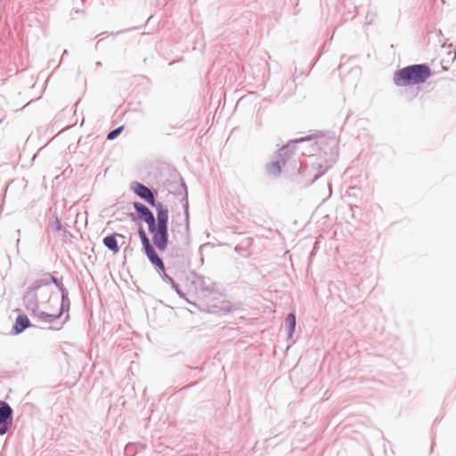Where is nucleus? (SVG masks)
Returning <instances> with one entry per match:
<instances>
[{"instance_id": "obj_1", "label": "nucleus", "mask_w": 456, "mask_h": 456, "mask_svg": "<svg viewBox=\"0 0 456 456\" xmlns=\"http://www.w3.org/2000/svg\"><path fill=\"white\" fill-rule=\"evenodd\" d=\"M432 76V70L427 63L411 64L397 69L394 73L393 82L396 86L420 85Z\"/></svg>"}, {"instance_id": "obj_2", "label": "nucleus", "mask_w": 456, "mask_h": 456, "mask_svg": "<svg viewBox=\"0 0 456 456\" xmlns=\"http://www.w3.org/2000/svg\"><path fill=\"white\" fill-rule=\"evenodd\" d=\"M152 208H156L157 218L154 217L153 228H150L154 246L159 251H165L168 245V208L162 202H158Z\"/></svg>"}, {"instance_id": "obj_3", "label": "nucleus", "mask_w": 456, "mask_h": 456, "mask_svg": "<svg viewBox=\"0 0 456 456\" xmlns=\"http://www.w3.org/2000/svg\"><path fill=\"white\" fill-rule=\"evenodd\" d=\"M191 250L189 241L172 246L168 250L167 261L175 268H183L190 265Z\"/></svg>"}, {"instance_id": "obj_4", "label": "nucleus", "mask_w": 456, "mask_h": 456, "mask_svg": "<svg viewBox=\"0 0 456 456\" xmlns=\"http://www.w3.org/2000/svg\"><path fill=\"white\" fill-rule=\"evenodd\" d=\"M130 190L151 207L155 206L159 202L156 200L157 193L140 182H132L130 183Z\"/></svg>"}, {"instance_id": "obj_5", "label": "nucleus", "mask_w": 456, "mask_h": 456, "mask_svg": "<svg viewBox=\"0 0 456 456\" xmlns=\"http://www.w3.org/2000/svg\"><path fill=\"white\" fill-rule=\"evenodd\" d=\"M13 411L12 407L4 401H0V436L9 432L12 425Z\"/></svg>"}, {"instance_id": "obj_6", "label": "nucleus", "mask_w": 456, "mask_h": 456, "mask_svg": "<svg viewBox=\"0 0 456 456\" xmlns=\"http://www.w3.org/2000/svg\"><path fill=\"white\" fill-rule=\"evenodd\" d=\"M37 292V290L30 286L22 297L25 308L30 312L34 317L40 312Z\"/></svg>"}, {"instance_id": "obj_7", "label": "nucleus", "mask_w": 456, "mask_h": 456, "mask_svg": "<svg viewBox=\"0 0 456 456\" xmlns=\"http://www.w3.org/2000/svg\"><path fill=\"white\" fill-rule=\"evenodd\" d=\"M133 206L137 217L147 224L148 230L150 231L151 227L153 228L154 215L152 211L142 202L135 201Z\"/></svg>"}, {"instance_id": "obj_8", "label": "nucleus", "mask_w": 456, "mask_h": 456, "mask_svg": "<svg viewBox=\"0 0 456 456\" xmlns=\"http://www.w3.org/2000/svg\"><path fill=\"white\" fill-rule=\"evenodd\" d=\"M309 137L305 138H300L297 139L295 141L289 142L288 144L283 145L278 151H277V159L282 162V165L285 166L286 163L290 159L292 155L294 154V147L295 144L297 142H305L308 140Z\"/></svg>"}, {"instance_id": "obj_9", "label": "nucleus", "mask_w": 456, "mask_h": 456, "mask_svg": "<svg viewBox=\"0 0 456 456\" xmlns=\"http://www.w3.org/2000/svg\"><path fill=\"white\" fill-rule=\"evenodd\" d=\"M52 283L54 284L58 289H60V287L63 286L62 282L59 281L58 278L53 276L50 273H45L42 278L36 280L32 283L31 287H33L34 289L38 290L42 287L50 285Z\"/></svg>"}, {"instance_id": "obj_10", "label": "nucleus", "mask_w": 456, "mask_h": 456, "mask_svg": "<svg viewBox=\"0 0 456 456\" xmlns=\"http://www.w3.org/2000/svg\"><path fill=\"white\" fill-rule=\"evenodd\" d=\"M194 283H196L202 292L212 293L215 291V283L209 278L195 274Z\"/></svg>"}, {"instance_id": "obj_11", "label": "nucleus", "mask_w": 456, "mask_h": 456, "mask_svg": "<svg viewBox=\"0 0 456 456\" xmlns=\"http://www.w3.org/2000/svg\"><path fill=\"white\" fill-rule=\"evenodd\" d=\"M30 326L29 319L25 314H19L12 327V334L18 335Z\"/></svg>"}, {"instance_id": "obj_12", "label": "nucleus", "mask_w": 456, "mask_h": 456, "mask_svg": "<svg viewBox=\"0 0 456 456\" xmlns=\"http://www.w3.org/2000/svg\"><path fill=\"white\" fill-rule=\"evenodd\" d=\"M123 237L118 233H111L105 236L102 240L103 245L111 252L118 253L119 251V247L118 244L117 237Z\"/></svg>"}, {"instance_id": "obj_13", "label": "nucleus", "mask_w": 456, "mask_h": 456, "mask_svg": "<svg viewBox=\"0 0 456 456\" xmlns=\"http://www.w3.org/2000/svg\"><path fill=\"white\" fill-rule=\"evenodd\" d=\"M59 291L61 293V303L59 312L63 314L64 313L69 312L70 308L69 291L64 286L60 287Z\"/></svg>"}, {"instance_id": "obj_14", "label": "nucleus", "mask_w": 456, "mask_h": 456, "mask_svg": "<svg viewBox=\"0 0 456 456\" xmlns=\"http://www.w3.org/2000/svg\"><path fill=\"white\" fill-rule=\"evenodd\" d=\"M282 162L278 159L275 161H272L266 165V172L270 175L278 176L281 171Z\"/></svg>"}, {"instance_id": "obj_15", "label": "nucleus", "mask_w": 456, "mask_h": 456, "mask_svg": "<svg viewBox=\"0 0 456 456\" xmlns=\"http://www.w3.org/2000/svg\"><path fill=\"white\" fill-rule=\"evenodd\" d=\"M62 314L58 312L57 314H48L46 312L41 311L37 314L36 317L38 318L41 322L53 323L54 321L58 320Z\"/></svg>"}, {"instance_id": "obj_16", "label": "nucleus", "mask_w": 456, "mask_h": 456, "mask_svg": "<svg viewBox=\"0 0 456 456\" xmlns=\"http://www.w3.org/2000/svg\"><path fill=\"white\" fill-rule=\"evenodd\" d=\"M143 251L152 265L161 263L162 258L158 255L154 246H151Z\"/></svg>"}, {"instance_id": "obj_17", "label": "nucleus", "mask_w": 456, "mask_h": 456, "mask_svg": "<svg viewBox=\"0 0 456 456\" xmlns=\"http://www.w3.org/2000/svg\"><path fill=\"white\" fill-rule=\"evenodd\" d=\"M296 314L294 313H289L285 318V324L287 326L289 338H292L296 329Z\"/></svg>"}, {"instance_id": "obj_18", "label": "nucleus", "mask_w": 456, "mask_h": 456, "mask_svg": "<svg viewBox=\"0 0 456 456\" xmlns=\"http://www.w3.org/2000/svg\"><path fill=\"white\" fill-rule=\"evenodd\" d=\"M234 309H235V307H234V305L231 302L226 301V300H223V301H221L219 306L213 305V310L211 312L215 313V314L220 313V312L229 313V312H232Z\"/></svg>"}, {"instance_id": "obj_19", "label": "nucleus", "mask_w": 456, "mask_h": 456, "mask_svg": "<svg viewBox=\"0 0 456 456\" xmlns=\"http://www.w3.org/2000/svg\"><path fill=\"white\" fill-rule=\"evenodd\" d=\"M178 193L183 194V200H184V203H183L184 214L186 216V218L188 219L189 218L188 192H187V187L185 185V183L183 180L181 182V191Z\"/></svg>"}, {"instance_id": "obj_20", "label": "nucleus", "mask_w": 456, "mask_h": 456, "mask_svg": "<svg viewBox=\"0 0 456 456\" xmlns=\"http://www.w3.org/2000/svg\"><path fill=\"white\" fill-rule=\"evenodd\" d=\"M138 235L140 237L143 250L152 246L150 241V239L148 238L145 231L142 226H140L138 229Z\"/></svg>"}, {"instance_id": "obj_21", "label": "nucleus", "mask_w": 456, "mask_h": 456, "mask_svg": "<svg viewBox=\"0 0 456 456\" xmlns=\"http://www.w3.org/2000/svg\"><path fill=\"white\" fill-rule=\"evenodd\" d=\"M123 129H124V126H120L116 127L115 129L110 131L107 134V139L110 140V141L116 139L121 134Z\"/></svg>"}, {"instance_id": "obj_22", "label": "nucleus", "mask_w": 456, "mask_h": 456, "mask_svg": "<svg viewBox=\"0 0 456 456\" xmlns=\"http://www.w3.org/2000/svg\"><path fill=\"white\" fill-rule=\"evenodd\" d=\"M160 276L165 282L171 284L172 287H175V280L171 276H169L167 273H164Z\"/></svg>"}, {"instance_id": "obj_23", "label": "nucleus", "mask_w": 456, "mask_h": 456, "mask_svg": "<svg viewBox=\"0 0 456 456\" xmlns=\"http://www.w3.org/2000/svg\"><path fill=\"white\" fill-rule=\"evenodd\" d=\"M154 267L156 268V271L159 273V275H162L164 273H166V267L163 260L161 261V263L155 265Z\"/></svg>"}, {"instance_id": "obj_24", "label": "nucleus", "mask_w": 456, "mask_h": 456, "mask_svg": "<svg viewBox=\"0 0 456 456\" xmlns=\"http://www.w3.org/2000/svg\"><path fill=\"white\" fill-rule=\"evenodd\" d=\"M154 267L156 268V271L159 273V275H162L164 273H166V267L163 260L161 261V263L155 265Z\"/></svg>"}, {"instance_id": "obj_25", "label": "nucleus", "mask_w": 456, "mask_h": 456, "mask_svg": "<svg viewBox=\"0 0 456 456\" xmlns=\"http://www.w3.org/2000/svg\"><path fill=\"white\" fill-rule=\"evenodd\" d=\"M53 227L56 231H61L62 230V224L59 217H56L53 222Z\"/></svg>"}, {"instance_id": "obj_26", "label": "nucleus", "mask_w": 456, "mask_h": 456, "mask_svg": "<svg viewBox=\"0 0 456 456\" xmlns=\"http://www.w3.org/2000/svg\"><path fill=\"white\" fill-rule=\"evenodd\" d=\"M175 291L177 293V295L182 297L185 298V294L180 289L179 285L175 281V287H172Z\"/></svg>"}, {"instance_id": "obj_27", "label": "nucleus", "mask_w": 456, "mask_h": 456, "mask_svg": "<svg viewBox=\"0 0 456 456\" xmlns=\"http://www.w3.org/2000/svg\"><path fill=\"white\" fill-rule=\"evenodd\" d=\"M69 314L66 315L64 321L62 322V323L61 324V326L59 328H56V330H60L61 329L62 325L69 320Z\"/></svg>"}, {"instance_id": "obj_28", "label": "nucleus", "mask_w": 456, "mask_h": 456, "mask_svg": "<svg viewBox=\"0 0 456 456\" xmlns=\"http://www.w3.org/2000/svg\"><path fill=\"white\" fill-rule=\"evenodd\" d=\"M326 170H327V168L325 170L322 171L320 174L316 175L314 176V180L318 179L321 175H322L326 172Z\"/></svg>"}, {"instance_id": "obj_29", "label": "nucleus", "mask_w": 456, "mask_h": 456, "mask_svg": "<svg viewBox=\"0 0 456 456\" xmlns=\"http://www.w3.org/2000/svg\"><path fill=\"white\" fill-rule=\"evenodd\" d=\"M67 54H68V51H67V50H64V51H63V53H62V56H61V60H62V59H63V57H64L65 55H67Z\"/></svg>"}]
</instances>
